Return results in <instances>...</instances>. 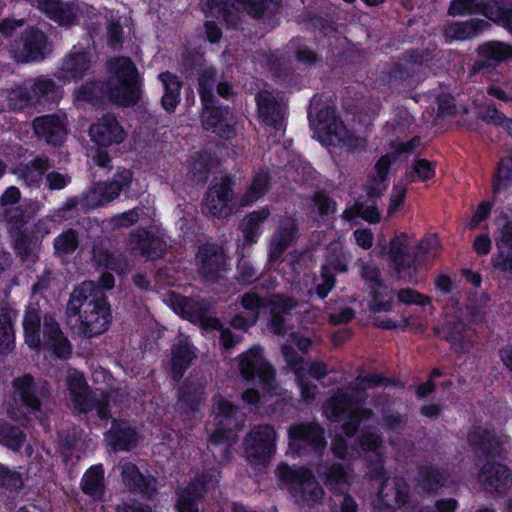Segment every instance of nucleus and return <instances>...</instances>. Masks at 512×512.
Instances as JSON below:
<instances>
[{
    "label": "nucleus",
    "mask_w": 512,
    "mask_h": 512,
    "mask_svg": "<svg viewBox=\"0 0 512 512\" xmlns=\"http://www.w3.org/2000/svg\"><path fill=\"white\" fill-rule=\"evenodd\" d=\"M391 380L380 374L359 375L345 391L337 392L323 404L325 416L334 422L343 421L345 437L338 436L332 442V452L339 459L364 458L371 467L373 478H382L383 459L381 440L374 432H365L360 439V448L348 447L353 434L359 428H370L371 412L361 406L363 391L376 387L392 385Z\"/></svg>",
    "instance_id": "obj_1"
},
{
    "label": "nucleus",
    "mask_w": 512,
    "mask_h": 512,
    "mask_svg": "<svg viewBox=\"0 0 512 512\" xmlns=\"http://www.w3.org/2000/svg\"><path fill=\"white\" fill-rule=\"evenodd\" d=\"M92 255L96 265L105 270L99 285L92 281L83 282L74 289L67 304L68 313L78 315L80 333L88 338L104 333L112 321L110 305L104 294V290L114 286V277L109 270L122 274L126 269L125 259L102 246L94 247Z\"/></svg>",
    "instance_id": "obj_2"
},
{
    "label": "nucleus",
    "mask_w": 512,
    "mask_h": 512,
    "mask_svg": "<svg viewBox=\"0 0 512 512\" xmlns=\"http://www.w3.org/2000/svg\"><path fill=\"white\" fill-rule=\"evenodd\" d=\"M434 285L436 292L441 296H447L449 301L444 308L445 319L437 328V332L450 342L455 352H468L475 342L476 334L464 319L475 323L481 321L488 309V296L482 293L478 303L471 302L469 306L462 308L455 298L457 287L449 275L440 274L436 277Z\"/></svg>",
    "instance_id": "obj_3"
},
{
    "label": "nucleus",
    "mask_w": 512,
    "mask_h": 512,
    "mask_svg": "<svg viewBox=\"0 0 512 512\" xmlns=\"http://www.w3.org/2000/svg\"><path fill=\"white\" fill-rule=\"evenodd\" d=\"M110 79L106 85L86 83L75 92V102L95 104L99 98L107 97L120 106H131L141 96V79L136 66L126 57H118L108 62Z\"/></svg>",
    "instance_id": "obj_4"
},
{
    "label": "nucleus",
    "mask_w": 512,
    "mask_h": 512,
    "mask_svg": "<svg viewBox=\"0 0 512 512\" xmlns=\"http://www.w3.org/2000/svg\"><path fill=\"white\" fill-rule=\"evenodd\" d=\"M421 149L419 137H413L407 142H398L393 146V151L382 156L375 164L374 171L369 175L364 189L368 201L358 200L353 206L347 207L343 212V218L351 221L361 217L370 223L380 220V213L375 205L376 199L380 197L388 187V172L390 166L398 159L406 158L417 153Z\"/></svg>",
    "instance_id": "obj_5"
},
{
    "label": "nucleus",
    "mask_w": 512,
    "mask_h": 512,
    "mask_svg": "<svg viewBox=\"0 0 512 512\" xmlns=\"http://www.w3.org/2000/svg\"><path fill=\"white\" fill-rule=\"evenodd\" d=\"M468 442L480 457L486 459L478 474L480 485L488 492L505 493L512 485V474L506 466L494 460L507 452L509 437L495 436L477 427L469 432Z\"/></svg>",
    "instance_id": "obj_6"
},
{
    "label": "nucleus",
    "mask_w": 512,
    "mask_h": 512,
    "mask_svg": "<svg viewBox=\"0 0 512 512\" xmlns=\"http://www.w3.org/2000/svg\"><path fill=\"white\" fill-rule=\"evenodd\" d=\"M44 288L46 285L42 281L33 285L32 298L23 319L25 343L31 349H42L59 359H67L72 353L70 341L61 331L54 317L44 316L41 324L39 308L33 302Z\"/></svg>",
    "instance_id": "obj_7"
},
{
    "label": "nucleus",
    "mask_w": 512,
    "mask_h": 512,
    "mask_svg": "<svg viewBox=\"0 0 512 512\" xmlns=\"http://www.w3.org/2000/svg\"><path fill=\"white\" fill-rule=\"evenodd\" d=\"M242 306L245 309V314L236 315L232 319L233 327L246 329L256 322L260 313H269L271 316L270 329L277 335H286V326L282 316L290 313L293 309L300 308L296 313L304 314L301 317L303 324L312 323L319 316L318 310L308 309L304 304H298L281 295H272L264 302L257 294L247 293L242 297Z\"/></svg>",
    "instance_id": "obj_8"
},
{
    "label": "nucleus",
    "mask_w": 512,
    "mask_h": 512,
    "mask_svg": "<svg viewBox=\"0 0 512 512\" xmlns=\"http://www.w3.org/2000/svg\"><path fill=\"white\" fill-rule=\"evenodd\" d=\"M439 239L429 235L420 242L407 233H399L391 240L387 259L397 277L408 283H418V270L438 252Z\"/></svg>",
    "instance_id": "obj_9"
},
{
    "label": "nucleus",
    "mask_w": 512,
    "mask_h": 512,
    "mask_svg": "<svg viewBox=\"0 0 512 512\" xmlns=\"http://www.w3.org/2000/svg\"><path fill=\"white\" fill-rule=\"evenodd\" d=\"M230 398V395L221 393L214 395L211 419L206 425L210 434L209 448L214 455L220 453V463L229 461L230 448L245 423L246 412L236 408Z\"/></svg>",
    "instance_id": "obj_10"
},
{
    "label": "nucleus",
    "mask_w": 512,
    "mask_h": 512,
    "mask_svg": "<svg viewBox=\"0 0 512 512\" xmlns=\"http://www.w3.org/2000/svg\"><path fill=\"white\" fill-rule=\"evenodd\" d=\"M308 118L314 131V137L325 146H339L350 151L364 147L365 139L353 135L346 126L335 116L330 106L320 108L319 99L314 96L311 100Z\"/></svg>",
    "instance_id": "obj_11"
},
{
    "label": "nucleus",
    "mask_w": 512,
    "mask_h": 512,
    "mask_svg": "<svg viewBox=\"0 0 512 512\" xmlns=\"http://www.w3.org/2000/svg\"><path fill=\"white\" fill-rule=\"evenodd\" d=\"M198 65V91L203 104L202 125L204 129L210 130L222 138L229 139L235 134V120L229 109L215 106V70L212 67Z\"/></svg>",
    "instance_id": "obj_12"
},
{
    "label": "nucleus",
    "mask_w": 512,
    "mask_h": 512,
    "mask_svg": "<svg viewBox=\"0 0 512 512\" xmlns=\"http://www.w3.org/2000/svg\"><path fill=\"white\" fill-rule=\"evenodd\" d=\"M351 259L352 256L343 250L340 242L332 243L327 248L320 278L311 280L310 276L304 275L302 281L292 280V292L297 295L311 296L315 290L320 298H325L334 287L335 274L346 272Z\"/></svg>",
    "instance_id": "obj_13"
},
{
    "label": "nucleus",
    "mask_w": 512,
    "mask_h": 512,
    "mask_svg": "<svg viewBox=\"0 0 512 512\" xmlns=\"http://www.w3.org/2000/svg\"><path fill=\"white\" fill-rule=\"evenodd\" d=\"M168 303L172 310L182 318L199 324L204 332L211 330H221L220 343L225 349L233 347L241 338L234 335L227 328L222 329L220 320L210 315L209 307L206 302L188 299L171 293Z\"/></svg>",
    "instance_id": "obj_14"
},
{
    "label": "nucleus",
    "mask_w": 512,
    "mask_h": 512,
    "mask_svg": "<svg viewBox=\"0 0 512 512\" xmlns=\"http://www.w3.org/2000/svg\"><path fill=\"white\" fill-rule=\"evenodd\" d=\"M206 15L223 18L228 26L237 27L232 10L244 11L253 18L270 20L279 12V0H201Z\"/></svg>",
    "instance_id": "obj_15"
},
{
    "label": "nucleus",
    "mask_w": 512,
    "mask_h": 512,
    "mask_svg": "<svg viewBox=\"0 0 512 512\" xmlns=\"http://www.w3.org/2000/svg\"><path fill=\"white\" fill-rule=\"evenodd\" d=\"M13 395L7 403V414L15 421H31L33 416L41 425H45L46 411L36 396L34 378L22 375L12 382Z\"/></svg>",
    "instance_id": "obj_16"
},
{
    "label": "nucleus",
    "mask_w": 512,
    "mask_h": 512,
    "mask_svg": "<svg viewBox=\"0 0 512 512\" xmlns=\"http://www.w3.org/2000/svg\"><path fill=\"white\" fill-rule=\"evenodd\" d=\"M66 384L71 402L77 411L84 413L95 411L101 420L109 418L107 407L116 391H104L99 387L90 392L83 373L73 369L68 370Z\"/></svg>",
    "instance_id": "obj_17"
},
{
    "label": "nucleus",
    "mask_w": 512,
    "mask_h": 512,
    "mask_svg": "<svg viewBox=\"0 0 512 512\" xmlns=\"http://www.w3.org/2000/svg\"><path fill=\"white\" fill-rule=\"evenodd\" d=\"M318 477L335 493L331 512H357L355 500L346 494L353 479V468L350 463H336L332 461L320 462L315 467Z\"/></svg>",
    "instance_id": "obj_18"
},
{
    "label": "nucleus",
    "mask_w": 512,
    "mask_h": 512,
    "mask_svg": "<svg viewBox=\"0 0 512 512\" xmlns=\"http://www.w3.org/2000/svg\"><path fill=\"white\" fill-rule=\"evenodd\" d=\"M276 475L281 485L290 491L301 506L310 507L318 503L324 495L323 488L307 468H293L280 464L276 469Z\"/></svg>",
    "instance_id": "obj_19"
},
{
    "label": "nucleus",
    "mask_w": 512,
    "mask_h": 512,
    "mask_svg": "<svg viewBox=\"0 0 512 512\" xmlns=\"http://www.w3.org/2000/svg\"><path fill=\"white\" fill-rule=\"evenodd\" d=\"M131 184L132 172L128 169H120L112 181L93 185L81 198H69L61 210H71L79 205L82 209L105 206L116 199L122 191L126 192Z\"/></svg>",
    "instance_id": "obj_20"
},
{
    "label": "nucleus",
    "mask_w": 512,
    "mask_h": 512,
    "mask_svg": "<svg viewBox=\"0 0 512 512\" xmlns=\"http://www.w3.org/2000/svg\"><path fill=\"white\" fill-rule=\"evenodd\" d=\"M61 209L56 214L40 220L32 229L28 227L24 219L22 224L10 228L14 250L22 260L34 261L37 258L40 241L51 233L52 224L67 218L64 214L67 210Z\"/></svg>",
    "instance_id": "obj_21"
},
{
    "label": "nucleus",
    "mask_w": 512,
    "mask_h": 512,
    "mask_svg": "<svg viewBox=\"0 0 512 512\" xmlns=\"http://www.w3.org/2000/svg\"><path fill=\"white\" fill-rule=\"evenodd\" d=\"M60 89L48 77H38L15 86L7 92L8 105L13 110H22L42 102L58 101Z\"/></svg>",
    "instance_id": "obj_22"
},
{
    "label": "nucleus",
    "mask_w": 512,
    "mask_h": 512,
    "mask_svg": "<svg viewBox=\"0 0 512 512\" xmlns=\"http://www.w3.org/2000/svg\"><path fill=\"white\" fill-rule=\"evenodd\" d=\"M239 370L242 378L251 384H258L265 393L277 395L280 387L276 384L274 370L264 357L260 346H253L239 356Z\"/></svg>",
    "instance_id": "obj_23"
},
{
    "label": "nucleus",
    "mask_w": 512,
    "mask_h": 512,
    "mask_svg": "<svg viewBox=\"0 0 512 512\" xmlns=\"http://www.w3.org/2000/svg\"><path fill=\"white\" fill-rule=\"evenodd\" d=\"M448 13L451 16L479 13L512 32V4L504 1L452 0Z\"/></svg>",
    "instance_id": "obj_24"
},
{
    "label": "nucleus",
    "mask_w": 512,
    "mask_h": 512,
    "mask_svg": "<svg viewBox=\"0 0 512 512\" xmlns=\"http://www.w3.org/2000/svg\"><path fill=\"white\" fill-rule=\"evenodd\" d=\"M275 430L269 425L255 426L243 442L244 457L261 472L275 453Z\"/></svg>",
    "instance_id": "obj_25"
},
{
    "label": "nucleus",
    "mask_w": 512,
    "mask_h": 512,
    "mask_svg": "<svg viewBox=\"0 0 512 512\" xmlns=\"http://www.w3.org/2000/svg\"><path fill=\"white\" fill-rule=\"evenodd\" d=\"M282 354L287 365L296 375L302 398L307 402L313 401L316 397L317 386L312 384L307 376L317 380L322 378L326 374L325 365L322 362L305 361L297 355L289 343L282 345Z\"/></svg>",
    "instance_id": "obj_26"
},
{
    "label": "nucleus",
    "mask_w": 512,
    "mask_h": 512,
    "mask_svg": "<svg viewBox=\"0 0 512 512\" xmlns=\"http://www.w3.org/2000/svg\"><path fill=\"white\" fill-rule=\"evenodd\" d=\"M288 435V453L301 455L313 451L318 454L325 449L324 431L316 423L294 425Z\"/></svg>",
    "instance_id": "obj_27"
},
{
    "label": "nucleus",
    "mask_w": 512,
    "mask_h": 512,
    "mask_svg": "<svg viewBox=\"0 0 512 512\" xmlns=\"http://www.w3.org/2000/svg\"><path fill=\"white\" fill-rule=\"evenodd\" d=\"M259 117L267 127L275 130V136L285 131L286 101L283 96H275L272 92L261 91L256 95Z\"/></svg>",
    "instance_id": "obj_28"
},
{
    "label": "nucleus",
    "mask_w": 512,
    "mask_h": 512,
    "mask_svg": "<svg viewBox=\"0 0 512 512\" xmlns=\"http://www.w3.org/2000/svg\"><path fill=\"white\" fill-rule=\"evenodd\" d=\"M47 51V37L37 29L27 30L10 48V53L17 62L41 60L45 57Z\"/></svg>",
    "instance_id": "obj_29"
},
{
    "label": "nucleus",
    "mask_w": 512,
    "mask_h": 512,
    "mask_svg": "<svg viewBox=\"0 0 512 512\" xmlns=\"http://www.w3.org/2000/svg\"><path fill=\"white\" fill-rule=\"evenodd\" d=\"M495 241L498 252L492 258V265L500 270L504 277L512 280V256L504 253L505 248L512 249V211L499 219Z\"/></svg>",
    "instance_id": "obj_30"
},
{
    "label": "nucleus",
    "mask_w": 512,
    "mask_h": 512,
    "mask_svg": "<svg viewBox=\"0 0 512 512\" xmlns=\"http://www.w3.org/2000/svg\"><path fill=\"white\" fill-rule=\"evenodd\" d=\"M128 246L135 255L155 259L163 256L168 242L165 234L161 231L137 229L131 234Z\"/></svg>",
    "instance_id": "obj_31"
},
{
    "label": "nucleus",
    "mask_w": 512,
    "mask_h": 512,
    "mask_svg": "<svg viewBox=\"0 0 512 512\" xmlns=\"http://www.w3.org/2000/svg\"><path fill=\"white\" fill-rule=\"evenodd\" d=\"M205 210L211 215L224 218L233 213L232 183L228 176L215 179L205 197Z\"/></svg>",
    "instance_id": "obj_32"
},
{
    "label": "nucleus",
    "mask_w": 512,
    "mask_h": 512,
    "mask_svg": "<svg viewBox=\"0 0 512 512\" xmlns=\"http://www.w3.org/2000/svg\"><path fill=\"white\" fill-rule=\"evenodd\" d=\"M219 471L214 469L210 474H203L182 489L178 494L176 508L178 512H199L197 500L210 490H214L218 483Z\"/></svg>",
    "instance_id": "obj_33"
},
{
    "label": "nucleus",
    "mask_w": 512,
    "mask_h": 512,
    "mask_svg": "<svg viewBox=\"0 0 512 512\" xmlns=\"http://www.w3.org/2000/svg\"><path fill=\"white\" fill-rule=\"evenodd\" d=\"M91 68V57L81 46H74L56 71V78L63 84L81 79Z\"/></svg>",
    "instance_id": "obj_34"
},
{
    "label": "nucleus",
    "mask_w": 512,
    "mask_h": 512,
    "mask_svg": "<svg viewBox=\"0 0 512 512\" xmlns=\"http://www.w3.org/2000/svg\"><path fill=\"white\" fill-rule=\"evenodd\" d=\"M406 490V484L402 479H385L381 483L378 497L373 503V512H395L397 507L406 503Z\"/></svg>",
    "instance_id": "obj_35"
},
{
    "label": "nucleus",
    "mask_w": 512,
    "mask_h": 512,
    "mask_svg": "<svg viewBox=\"0 0 512 512\" xmlns=\"http://www.w3.org/2000/svg\"><path fill=\"white\" fill-rule=\"evenodd\" d=\"M91 141L103 147L122 143L127 137L123 126L112 114H105L90 126Z\"/></svg>",
    "instance_id": "obj_36"
},
{
    "label": "nucleus",
    "mask_w": 512,
    "mask_h": 512,
    "mask_svg": "<svg viewBox=\"0 0 512 512\" xmlns=\"http://www.w3.org/2000/svg\"><path fill=\"white\" fill-rule=\"evenodd\" d=\"M200 264V273L206 282H216L225 271L226 256L222 248L206 244L199 248L196 256Z\"/></svg>",
    "instance_id": "obj_37"
},
{
    "label": "nucleus",
    "mask_w": 512,
    "mask_h": 512,
    "mask_svg": "<svg viewBox=\"0 0 512 512\" xmlns=\"http://www.w3.org/2000/svg\"><path fill=\"white\" fill-rule=\"evenodd\" d=\"M361 275L371 288V309L375 312L389 311L392 306L393 295L387 287L382 286L378 268L374 264L363 265Z\"/></svg>",
    "instance_id": "obj_38"
},
{
    "label": "nucleus",
    "mask_w": 512,
    "mask_h": 512,
    "mask_svg": "<svg viewBox=\"0 0 512 512\" xmlns=\"http://www.w3.org/2000/svg\"><path fill=\"white\" fill-rule=\"evenodd\" d=\"M33 129L38 138L54 146L60 145L67 135L64 119L55 115L36 118Z\"/></svg>",
    "instance_id": "obj_39"
},
{
    "label": "nucleus",
    "mask_w": 512,
    "mask_h": 512,
    "mask_svg": "<svg viewBox=\"0 0 512 512\" xmlns=\"http://www.w3.org/2000/svg\"><path fill=\"white\" fill-rule=\"evenodd\" d=\"M38 9L54 22L62 26L74 24L79 12H82L74 4H65L60 0H37Z\"/></svg>",
    "instance_id": "obj_40"
},
{
    "label": "nucleus",
    "mask_w": 512,
    "mask_h": 512,
    "mask_svg": "<svg viewBox=\"0 0 512 512\" xmlns=\"http://www.w3.org/2000/svg\"><path fill=\"white\" fill-rule=\"evenodd\" d=\"M123 483L130 490L151 497L156 491V479L150 475H144L133 463L121 465Z\"/></svg>",
    "instance_id": "obj_41"
},
{
    "label": "nucleus",
    "mask_w": 512,
    "mask_h": 512,
    "mask_svg": "<svg viewBox=\"0 0 512 512\" xmlns=\"http://www.w3.org/2000/svg\"><path fill=\"white\" fill-rule=\"evenodd\" d=\"M196 357L195 348L190 341L180 339L172 347V354L169 362L170 374L174 379H179Z\"/></svg>",
    "instance_id": "obj_42"
},
{
    "label": "nucleus",
    "mask_w": 512,
    "mask_h": 512,
    "mask_svg": "<svg viewBox=\"0 0 512 512\" xmlns=\"http://www.w3.org/2000/svg\"><path fill=\"white\" fill-rule=\"evenodd\" d=\"M296 237V223L292 218L285 219L274 234L269 247L270 263L276 261Z\"/></svg>",
    "instance_id": "obj_43"
},
{
    "label": "nucleus",
    "mask_w": 512,
    "mask_h": 512,
    "mask_svg": "<svg viewBox=\"0 0 512 512\" xmlns=\"http://www.w3.org/2000/svg\"><path fill=\"white\" fill-rule=\"evenodd\" d=\"M105 440L113 449L129 450L137 442V435L128 423L113 421Z\"/></svg>",
    "instance_id": "obj_44"
},
{
    "label": "nucleus",
    "mask_w": 512,
    "mask_h": 512,
    "mask_svg": "<svg viewBox=\"0 0 512 512\" xmlns=\"http://www.w3.org/2000/svg\"><path fill=\"white\" fill-rule=\"evenodd\" d=\"M487 25V22L481 19L452 22L445 27L444 36L447 41L466 40L477 36Z\"/></svg>",
    "instance_id": "obj_45"
},
{
    "label": "nucleus",
    "mask_w": 512,
    "mask_h": 512,
    "mask_svg": "<svg viewBox=\"0 0 512 512\" xmlns=\"http://www.w3.org/2000/svg\"><path fill=\"white\" fill-rule=\"evenodd\" d=\"M20 200V191L17 187H8L0 198L1 206L4 210L7 220L8 231L11 227H17L22 224L24 213L17 206Z\"/></svg>",
    "instance_id": "obj_46"
},
{
    "label": "nucleus",
    "mask_w": 512,
    "mask_h": 512,
    "mask_svg": "<svg viewBox=\"0 0 512 512\" xmlns=\"http://www.w3.org/2000/svg\"><path fill=\"white\" fill-rule=\"evenodd\" d=\"M81 487L84 494L94 501H101L105 493L104 469L102 465L91 466L83 475Z\"/></svg>",
    "instance_id": "obj_47"
},
{
    "label": "nucleus",
    "mask_w": 512,
    "mask_h": 512,
    "mask_svg": "<svg viewBox=\"0 0 512 512\" xmlns=\"http://www.w3.org/2000/svg\"><path fill=\"white\" fill-rule=\"evenodd\" d=\"M282 157L288 161L284 167L288 178H291L295 182L302 183L312 178L314 173L312 167L306 163L300 155L284 147Z\"/></svg>",
    "instance_id": "obj_48"
},
{
    "label": "nucleus",
    "mask_w": 512,
    "mask_h": 512,
    "mask_svg": "<svg viewBox=\"0 0 512 512\" xmlns=\"http://www.w3.org/2000/svg\"><path fill=\"white\" fill-rule=\"evenodd\" d=\"M158 79L164 90L161 98L162 107L167 112L172 113L180 101L181 82L176 75L170 72L160 73Z\"/></svg>",
    "instance_id": "obj_49"
},
{
    "label": "nucleus",
    "mask_w": 512,
    "mask_h": 512,
    "mask_svg": "<svg viewBox=\"0 0 512 512\" xmlns=\"http://www.w3.org/2000/svg\"><path fill=\"white\" fill-rule=\"evenodd\" d=\"M270 215L268 208H262L247 215L241 224V229L245 243L252 244L257 242L263 231V223Z\"/></svg>",
    "instance_id": "obj_50"
},
{
    "label": "nucleus",
    "mask_w": 512,
    "mask_h": 512,
    "mask_svg": "<svg viewBox=\"0 0 512 512\" xmlns=\"http://www.w3.org/2000/svg\"><path fill=\"white\" fill-rule=\"evenodd\" d=\"M17 312L13 308L3 305L0 307V353H7L14 346V329L12 321Z\"/></svg>",
    "instance_id": "obj_51"
},
{
    "label": "nucleus",
    "mask_w": 512,
    "mask_h": 512,
    "mask_svg": "<svg viewBox=\"0 0 512 512\" xmlns=\"http://www.w3.org/2000/svg\"><path fill=\"white\" fill-rule=\"evenodd\" d=\"M479 56L489 65H497L512 58V46L499 41H489L479 46Z\"/></svg>",
    "instance_id": "obj_52"
},
{
    "label": "nucleus",
    "mask_w": 512,
    "mask_h": 512,
    "mask_svg": "<svg viewBox=\"0 0 512 512\" xmlns=\"http://www.w3.org/2000/svg\"><path fill=\"white\" fill-rule=\"evenodd\" d=\"M205 396L200 384L184 386L179 390L180 409L186 413L198 411L204 404Z\"/></svg>",
    "instance_id": "obj_53"
},
{
    "label": "nucleus",
    "mask_w": 512,
    "mask_h": 512,
    "mask_svg": "<svg viewBox=\"0 0 512 512\" xmlns=\"http://www.w3.org/2000/svg\"><path fill=\"white\" fill-rule=\"evenodd\" d=\"M48 167L47 158H37L25 167L16 168L14 173L28 186H38Z\"/></svg>",
    "instance_id": "obj_54"
},
{
    "label": "nucleus",
    "mask_w": 512,
    "mask_h": 512,
    "mask_svg": "<svg viewBox=\"0 0 512 512\" xmlns=\"http://www.w3.org/2000/svg\"><path fill=\"white\" fill-rule=\"evenodd\" d=\"M268 188V173L261 171L255 175L251 185L241 198L242 206H249L260 199Z\"/></svg>",
    "instance_id": "obj_55"
},
{
    "label": "nucleus",
    "mask_w": 512,
    "mask_h": 512,
    "mask_svg": "<svg viewBox=\"0 0 512 512\" xmlns=\"http://www.w3.org/2000/svg\"><path fill=\"white\" fill-rule=\"evenodd\" d=\"M435 176V165L426 159H417L405 175V181H427Z\"/></svg>",
    "instance_id": "obj_56"
},
{
    "label": "nucleus",
    "mask_w": 512,
    "mask_h": 512,
    "mask_svg": "<svg viewBox=\"0 0 512 512\" xmlns=\"http://www.w3.org/2000/svg\"><path fill=\"white\" fill-rule=\"evenodd\" d=\"M78 247V237L74 230L67 229L54 239L55 254L65 257L73 253Z\"/></svg>",
    "instance_id": "obj_57"
},
{
    "label": "nucleus",
    "mask_w": 512,
    "mask_h": 512,
    "mask_svg": "<svg viewBox=\"0 0 512 512\" xmlns=\"http://www.w3.org/2000/svg\"><path fill=\"white\" fill-rule=\"evenodd\" d=\"M214 167V161L210 154L203 153L191 164L189 170L190 178L193 181L204 182L207 178V174Z\"/></svg>",
    "instance_id": "obj_58"
},
{
    "label": "nucleus",
    "mask_w": 512,
    "mask_h": 512,
    "mask_svg": "<svg viewBox=\"0 0 512 512\" xmlns=\"http://www.w3.org/2000/svg\"><path fill=\"white\" fill-rule=\"evenodd\" d=\"M512 183V158H503L493 178L494 193L500 192Z\"/></svg>",
    "instance_id": "obj_59"
},
{
    "label": "nucleus",
    "mask_w": 512,
    "mask_h": 512,
    "mask_svg": "<svg viewBox=\"0 0 512 512\" xmlns=\"http://www.w3.org/2000/svg\"><path fill=\"white\" fill-rule=\"evenodd\" d=\"M24 440V435L18 428L0 422V443L12 450H18Z\"/></svg>",
    "instance_id": "obj_60"
},
{
    "label": "nucleus",
    "mask_w": 512,
    "mask_h": 512,
    "mask_svg": "<svg viewBox=\"0 0 512 512\" xmlns=\"http://www.w3.org/2000/svg\"><path fill=\"white\" fill-rule=\"evenodd\" d=\"M444 475L438 469L431 467L424 468L419 473V485L426 491L431 492L437 490L443 485Z\"/></svg>",
    "instance_id": "obj_61"
},
{
    "label": "nucleus",
    "mask_w": 512,
    "mask_h": 512,
    "mask_svg": "<svg viewBox=\"0 0 512 512\" xmlns=\"http://www.w3.org/2000/svg\"><path fill=\"white\" fill-rule=\"evenodd\" d=\"M101 14L106 19L108 43L113 49H116L122 39L121 24L119 20L115 19L113 12L107 9H104Z\"/></svg>",
    "instance_id": "obj_62"
},
{
    "label": "nucleus",
    "mask_w": 512,
    "mask_h": 512,
    "mask_svg": "<svg viewBox=\"0 0 512 512\" xmlns=\"http://www.w3.org/2000/svg\"><path fill=\"white\" fill-rule=\"evenodd\" d=\"M479 116L489 123L496 125L505 124L512 135V119L507 120L505 115L492 106H483L478 109Z\"/></svg>",
    "instance_id": "obj_63"
},
{
    "label": "nucleus",
    "mask_w": 512,
    "mask_h": 512,
    "mask_svg": "<svg viewBox=\"0 0 512 512\" xmlns=\"http://www.w3.org/2000/svg\"><path fill=\"white\" fill-rule=\"evenodd\" d=\"M406 189L407 183H404V180L393 186L387 211L389 216H393L403 205L406 197Z\"/></svg>",
    "instance_id": "obj_64"
}]
</instances>
